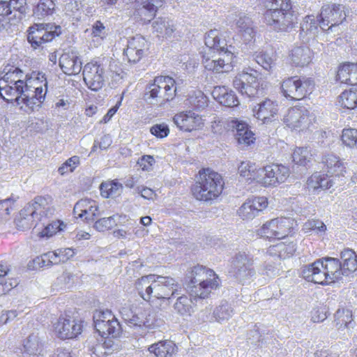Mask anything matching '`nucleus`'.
I'll use <instances>...</instances> for the list:
<instances>
[{"instance_id":"obj_1","label":"nucleus","mask_w":357,"mask_h":357,"mask_svg":"<svg viewBox=\"0 0 357 357\" xmlns=\"http://www.w3.org/2000/svg\"><path fill=\"white\" fill-rule=\"evenodd\" d=\"M47 88V79L42 73H38L35 77H29L26 82L15 85L0 80V96L3 100L15 102L17 105L24 104L33 111L40 107L45 98Z\"/></svg>"},{"instance_id":"obj_2","label":"nucleus","mask_w":357,"mask_h":357,"mask_svg":"<svg viewBox=\"0 0 357 357\" xmlns=\"http://www.w3.org/2000/svg\"><path fill=\"white\" fill-rule=\"evenodd\" d=\"M205 45L210 50L217 51L218 54L211 57L203 56L202 63L204 68L215 73H226L234 68L235 55L234 47L227 45L225 36L219 30L211 29L205 35Z\"/></svg>"},{"instance_id":"obj_3","label":"nucleus","mask_w":357,"mask_h":357,"mask_svg":"<svg viewBox=\"0 0 357 357\" xmlns=\"http://www.w3.org/2000/svg\"><path fill=\"white\" fill-rule=\"evenodd\" d=\"M178 284L170 277L149 275L135 282V288L139 295L146 301L151 298L170 299L178 291Z\"/></svg>"},{"instance_id":"obj_4","label":"nucleus","mask_w":357,"mask_h":357,"mask_svg":"<svg viewBox=\"0 0 357 357\" xmlns=\"http://www.w3.org/2000/svg\"><path fill=\"white\" fill-rule=\"evenodd\" d=\"M301 274L308 282L329 284L341 279L344 273L339 259L326 257L304 266L301 269Z\"/></svg>"},{"instance_id":"obj_5","label":"nucleus","mask_w":357,"mask_h":357,"mask_svg":"<svg viewBox=\"0 0 357 357\" xmlns=\"http://www.w3.org/2000/svg\"><path fill=\"white\" fill-rule=\"evenodd\" d=\"M188 289L192 297L206 298L218 288L220 280L211 269L203 266H193L188 273Z\"/></svg>"},{"instance_id":"obj_6","label":"nucleus","mask_w":357,"mask_h":357,"mask_svg":"<svg viewBox=\"0 0 357 357\" xmlns=\"http://www.w3.org/2000/svg\"><path fill=\"white\" fill-rule=\"evenodd\" d=\"M224 184L223 178L220 174L209 168H203L196 176L195 183L191 190L197 200L207 202L220 196Z\"/></svg>"},{"instance_id":"obj_7","label":"nucleus","mask_w":357,"mask_h":357,"mask_svg":"<svg viewBox=\"0 0 357 357\" xmlns=\"http://www.w3.org/2000/svg\"><path fill=\"white\" fill-rule=\"evenodd\" d=\"M176 92V82L173 78L169 76H158L155 77L153 83L146 87L144 100L150 104H164L173 100Z\"/></svg>"},{"instance_id":"obj_8","label":"nucleus","mask_w":357,"mask_h":357,"mask_svg":"<svg viewBox=\"0 0 357 357\" xmlns=\"http://www.w3.org/2000/svg\"><path fill=\"white\" fill-rule=\"evenodd\" d=\"M264 16L265 23L277 32H290L298 23L297 14L291 8H270Z\"/></svg>"},{"instance_id":"obj_9","label":"nucleus","mask_w":357,"mask_h":357,"mask_svg":"<svg viewBox=\"0 0 357 357\" xmlns=\"http://www.w3.org/2000/svg\"><path fill=\"white\" fill-rule=\"evenodd\" d=\"M314 86L312 79L293 76L284 79L281 83V91L284 97L298 100L312 93Z\"/></svg>"},{"instance_id":"obj_10","label":"nucleus","mask_w":357,"mask_h":357,"mask_svg":"<svg viewBox=\"0 0 357 357\" xmlns=\"http://www.w3.org/2000/svg\"><path fill=\"white\" fill-rule=\"evenodd\" d=\"M345 7L341 4H326L321 7L319 26L323 31L333 32L346 19Z\"/></svg>"},{"instance_id":"obj_11","label":"nucleus","mask_w":357,"mask_h":357,"mask_svg":"<svg viewBox=\"0 0 357 357\" xmlns=\"http://www.w3.org/2000/svg\"><path fill=\"white\" fill-rule=\"evenodd\" d=\"M296 225L291 218H278L264 223L257 230L258 235L268 238H284L290 235Z\"/></svg>"},{"instance_id":"obj_12","label":"nucleus","mask_w":357,"mask_h":357,"mask_svg":"<svg viewBox=\"0 0 357 357\" xmlns=\"http://www.w3.org/2000/svg\"><path fill=\"white\" fill-rule=\"evenodd\" d=\"M94 326L97 332L104 337H116L121 326L111 311H97L93 314Z\"/></svg>"},{"instance_id":"obj_13","label":"nucleus","mask_w":357,"mask_h":357,"mask_svg":"<svg viewBox=\"0 0 357 357\" xmlns=\"http://www.w3.org/2000/svg\"><path fill=\"white\" fill-rule=\"evenodd\" d=\"M257 71L250 69L238 73L233 80V86L241 94L248 97H255L259 94V83Z\"/></svg>"},{"instance_id":"obj_14","label":"nucleus","mask_w":357,"mask_h":357,"mask_svg":"<svg viewBox=\"0 0 357 357\" xmlns=\"http://www.w3.org/2000/svg\"><path fill=\"white\" fill-rule=\"evenodd\" d=\"M47 206V201L45 197L41 196L35 197L31 202H29L21 210L18 219V226L23 229L32 227L34 225V219L42 215V213H45Z\"/></svg>"},{"instance_id":"obj_15","label":"nucleus","mask_w":357,"mask_h":357,"mask_svg":"<svg viewBox=\"0 0 357 357\" xmlns=\"http://www.w3.org/2000/svg\"><path fill=\"white\" fill-rule=\"evenodd\" d=\"M259 184L264 187L276 186L284 183L289 176V169L282 165L272 164L259 170Z\"/></svg>"},{"instance_id":"obj_16","label":"nucleus","mask_w":357,"mask_h":357,"mask_svg":"<svg viewBox=\"0 0 357 357\" xmlns=\"http://www.w3.org/2000/svg\"><path fill=\"white\" fill-rule=\"evenodd\" d=\"M83 78L89 89L93 91L100 89L105 83V68L98 61L87 63L83 68Z\"/></svg>"},{"instance_id":"obj_17","label":"nucleus","mask_w":357,"mask_h":357,"mask_svg":"<svg viewBox=\"0 0 357 357\" xmlns=\"http://www.w3.org/2000/svg\"><path fill=\"white\" fill-rule=\"evenodd\" d=\"M252 262L245 254L239 253L233 259L229 273L240 282L245 283L255 274L251 268Z\"/></svg>"},{"instance_id":"obj_18","label":"nucleus","mask_w":357,"mask_h":357,"mask_svg":"<svg viewBox=\"0 0 357 357\" xmlns=\"http://www.w3.org/2000/svg\"><path fill=\"white\" fill-rule=\"evenodd\" d=\"M284 123L292 130H303L311 123L309 111L305 107H294L288 109Z\"/></svg>"},{"instance_id":"obj_19","label":"nucleus","mask_w":357,"mask_h":357,"mask_svg":"<svg viewBox=\"0 0 357 357\" xmlns=\"http://www.w3.org/2000/svg\"><path fill=\"white\" fill-rule=\"evenodd\" d=\"M268 206L267 199L264 197H255L246 199L237 211L238 216L243 220H250Z\"/></svg>"},{"instance_id":"obj_20","label":"nucleus","mask_w":357,"mask_h":357,"mask_svg":"<svg viewBox=\"0 0 357 357\" xmlns=\"http://www.w3.org/2000/svg\"><path fill=\"white\" fill-rule=\"evenodd\" d=\"M55 333L57 336L63 340L73 339L81 334L82 326L75 319L66 317H59L54 325Z\"/></svg>"},{"instance_id":"obj_21","label":"nucleus","mask_w":357,"mask_h":357,"mask_svg":"<svg viewBox=\"0 0 357 357\" xmlns=\"http://www.w3.org/2000/svg\"><path fill=\"white\" fill-rule=\"evenodd\" d=\"M147 49V42L141 35H136L128 41L127 48L124 50V55L128 62L136 63L140 61Z\"/></svg>"},{"instance_id":"obj_22","label":"nucleus","mask_w":357,"mask_h":357,"mask_svg":"<svg viewBox=\"0 0 357 357\" xmlns=\"http://www.w3.org/2000/svg\"><path fill=\"white\" fill-rule=\"evenodd\" d=\"M174 122L181 130L188 132L199 129L204 125L202 117L191 111L176 114Z\"/></svg>"},{"instance_id":"obj_23","label":"nucleus","mask_w":357,"mask_h":357,"mask_svg":"<svg viewBox=\"0 0 357 357\" xmlns=\"http://www.w3.org/2000/svg\"><path fill=\"white\" fill-rule=\"evenodd\" d=\"M324 169L333 178L344 177L347 174L346 164L337 155L327 153L322 157Z\"/></svg>"},{"instance_id":"obj_24","label":"nucleus","mask_w":357,"mask_h":357,"mask_svg":"<svg viewBox=\"0 0 357 357\" xmlns=\"http://www.w3.org/2000/svg\"><path fill=\"white\" fill-rule=\"evenodd\" d=\"M59 66L66 75L79 74L82 70V62L77 52L71 50L62 54L59 58Z\"/></svg>"},{"instance_id":"obj_25","label":"nucleus","mask_w":357,"mask_h":357,"mask_svg":"<svg viewBox=\"0 0 357 357\" xmlns=\"http://www.w3.org/2000/svg\"><path fill=\"white\" fill-rule=\"evenodd\" d=\"M255 116L264 123L275 119L278 113V105L275 101L266 99L253 109Z\"/></svg>"},{"instance_id":"obj_26","label":"nucleus","mask_w":357,"mask_h":357,"mask_svg":"<svg viewBox=\"0 0 357 357\" xmlns=\"http://www.w3.org/2000/svg\"><path fill=\"white\" fill-rule=\"evenodd\" d=\"M98 206L96 201L82 199L78 201L73 208V213L79 218H84L86 221L93 220L98 214Z\"/></svg>"},{"instance_id":"obj_27","label":"nucleus","mask_w":357,"mask_h":357,"mask_svg":"<svg viewBox=\"0 0 357 357\" xmlns=\"http://www.w3.org/2000/svg\"><path fill=\"white\" fill-rule=\"evenodd\" d=\"M31 33L37 35L42 39L47 42L52 41L56 36H59L61 33L59 26H54L50 24L38 23L34 24L29 27V31Z\"/></svg>"},{"instance_id":"obj_28","label":"nucleus","mask_w":357,"mask_h":357,"mask_svg":"<svg viewBox=\"0 0 357 357\" xmlns=\"http://www.w3.org/2000/svg\"><path fill=\"white\" fill-rule=\"evenodd\" d=\"M212 96L224 106L233 107L239 105V101L235 93L232 91H229L225 86L214 87Z\"/></svg>"},{"instance_id":"obj_29","label":"nucleus","mask_w":357,"mask_h":357,"mask_svg":"<svg viewBox=\"0 0 357 357\" xmlns=\"http://www.w3.org/2000/svg\"><path fill=\"white\" fill-rule=\"evenodd\" d=\"M231 127L236 129L235 137L238 144L248 146L253 143L255 138L248 124L237 120H232Z\"/></svg>"},{"instance_id":"obj_30","label":"nucleus","mask_w":357,"mask_h":357,"mask_svg":"<svg viewBox=\"0 0 357 357\" xmlns=\"http://www.w3.org/2000/svg\"><path fill=\"white\" fill-rule=\"evenodd\" d=\"M312 51L308 47L301 45L291 50L290 58L295 66L303 67L312 61Z\"/></svg>"},{"instance_id":"obj_31","label":"nucleus","mask_w":357,"mask_h":357,"mask_svg":"<svg viewBox=\"0 0 357 357\" xmlns=\"http://www.w3.org/2000/svg\"><path fill=\"white\" fill-rule=\"evenodd\" d=\"M336 77L341 83L357 86V63H344L340 66Z\"/></svg>"},{"instance_id":"obj_32","label":"nucleus","mask_w":357,"mask_h":357,"mask_svg":"<svg viewBox=\"0 0 357 357\" xmlns=\"http://www.w3.org/2000/svg\"><path fill=\"white\" fill-rule=\"evenodd\" d=\"M236 26L245 43L252 41L255 37V31L253 22L249 17L245 15H240L236 21Z\"/></svg>"},{"instance_id":"obj_33","label":"nucleus","mask_w":357,"mask_h":357,"mask_svg":"<svg viewBox=\"0 0 357 357\" xmlns=\"http://www.w3.org/2000/svg\"><path fill=\"white\" fill-rule=\"evenodd\" d=\"M0 80H3L6 83L15 85L19 82H26L27 75H24V72L18 67L13 66H6L1 73Z\"/></svg>"},{"instance_id":"obj_34","label":"nucleus","mask_w":357,"mask_h":357,"mask_svg":"<svg viewBox=\"0 0 357 357\" xmlns=\"http://www.w3.org/2000/svg\"><path fill=\"white\" fill-rule=\"evenodd\" d=\"M10 274V266L7 263H0V296L9 292L13 288L17 287V280L8 278Z\"/></svg>"},{"instance_id":"obj_35","label":"nucleus","mask_w":357,"mask_h":357,"mask_svg":"<svg viewBox=\"0 0 357 357\" xmlns=\"http://www.w3.org/2000/svg\"><path fill=\"white\" fill-rule=\"evenodd\" d=\"M159 6H161V4L158 1L144 0L137 8L136 12L141 20L148 23L155 17Z\"/></svg>"},{"instance_id":"obj_36","label":"nucleus","mask_w":357,"mask_h":357,"mask_svg":"<svg viewBox=\"0 0 357 357\" xmlns=\"http://www.w3.org/2000/svg\"><path fill=\"white\" fill-rule=\"evenodd\" d=\"M342 269L344 275H349L357 270V255L349 248L344 249L340 253Z\"/></svg>"},{"instance_id":"obj_37","label":"nucleus","mask_w":357,"mask_h":357,"mask_svg":"<svg viewBox=\"0 0 357 357\" xmlns=\"http://www.w3.org/2000/svg\"><path fill=\"white\" fill-rule=\"evenodd\" d=\"M149 351L156 357H172L176 352V347L172 341H160L151 345Z\"/></svg>"},{"instance_id":"obj_38","label":"nucleus","mask_w":357,"mask_h":357,"mask_svg":"<svg viewBox=\"0 0 357 357\" xmlns=\"http://www.w3.org/2000/svg\"><path fill=\"white\" fill-rule=\"evenodd\" d=\"M154 316L151 314L149 310H142L136 309L134 317L129 324H130V326L151 328L154 324Z\"/></svg>"},{"instance_id":"obj_39","label":"nucleus","mask_w":357,"mask_h":357,"mask_svg":"<svg viewBox=\"0 0 357 357\" xmlns=\"http://www.w3.org/2000/svg\"><path fill=\"white\" fill-rule=\"evenodd\" d=\"M56 10L53 0H38L33 12V16L39 20H47L52 16Z\"/></svg>"},{"instance_id":"obj_40","label":"nucleus","mask_w":357,"mask_h":357,"mask_svg":"<svg viewBox=\"0 0 357 357\" xmlns=\"http://www.w3.org/2000/svg\"><path fill=\"white\" fill-rule=\"evenodd\" d=\"M335 324L338 330H350L355 326L352 312L345 308H339L335 313Z\"/></svg>"},{"instance_id":"obj_41","label":"nucleus","mask_w":357,"mask_h":357,"mask_svg":"<svg viewBox=\"0 0 357 357\" xmlns=\"http://www.w3.org/2000/svg\"><path fill=\"white\" fill-rule=\"evenodd\" d=\"M152 27L158 36L166 38L172 36L176 29L173 22L165 17L155 19L152 23Z\"/></svg>"},{"instance_id":"obj_42","label":"nucleus","mask_w":357,"mask_h":357,"mask_svg":"<svg viewBox=\"0 0 357 357\" xmlns=\"http://www.w3.org/2000/svg\"><path fill=\"white\" fill-rule=\"evenodd\" d=\"M257 166L250 161L242 162L238 166V171L241 176L245 178L248 181H255L259 183L261 173Z\"/></svg>"},{"instance_id":"obj_43","label":"nucleus","mask_w":357,"mask_h":357,"mask_svg":"<svg viewBox=\"0 0 357 357\" xmlns=\"http://www.w3.org/2000/svg\"><path fill=\"white\" fill-rule=\"evenodd\" d=\"M234 313V310L231 305L227 301H223L213 310V317L217 322L224 324L233 316Z\"/></svg>"},{"instance_id":"obj_44","label":"nucleus","mask_w":357,"mask_h":357,"mask_svg":"<svg viewBox=\"0 0 357 357\" xmlns=\"http://www.w3.org/2000/svg\"><path fill=\"white\" fill-rule=\"evenodd\" d=\"M338 102L342 107L354 109L357 108V89L344 90L338 96Z\"/></svg>"},{"instance_id":"obj_45","label":"nucleus","mask_w":357,"mask_h":357,"mask_svg":"<svg viewBox=\"0 0 357 357\" xmlns=\"http://www.w3.org/2000/svg\"><path fill=\"white\" fill-rule=\"evenodd\" d=\"M300 35L314 36L317 33L318 23L315 16L310 15L305 16L300 24Z\"/></svg>"},{"instance_id":"obj_46","label":"nucleus","mask_w":357,"mask_h":357,"mask_svg":"<svg viewBox=\"0 0 357 357\" xmlns=\"http://www.w3.org/2000/svg\"><path fill=\"white\" fill-rule=\"evenodd\" d=\"M122 188V185L114 181L102 183L100 186V194L105 198L118 197L121 194Z\"/></svg>"},{"instance_id":"obj_47","label":"nucleus","mask_w":357,"mask_h":357,"mask_svg":"<svg viewBox=\"0 0 357 357\" xmlns=\"http://www.w3.org/2000/svg\"><path fill=\"white\" fill-rule=\"evenodd\" d=\"M188 104L196 109H203L208 105V98L200 90L192 91L188 99Z\"/></svg>"},{"instance_id":"obj_48","label":"nucleus","mask_w":357,"mask_h":357,"mask_svg":"<svg viewBox=\"0 0 357 357\" xmlns=\"http://www.w3.org/2000/svg\"><path fill=\"white\" fill-rule=\"evenodd\" d=\"M15 18L13 17V13L8 6V1H0V30L6 29L9 24H15Z\"/></svg>"},{"instance_id":"obj_49","label":"nucleus","mask_w":357,"mask_h":357,"mask_svg":"<svg viewBox=\"0 0 357 357\" xmlns=\"http://www.w3.org/2000/svg\"><path fill=\"white\" fill-rule=\"evenodd\" d=\"M191 300L186 296H179L174 304L175 312L181 316L190 315L192 307Z\"/></svg>"},{"instance_id":"obj_50","label":"nucleus","mask_w":357,"mask_h":357,"mask_svg":"<svg viewBox=\"0 0 357 357\" xmlns=\"http://www.w3.org/2000/svg\"><path fill=\"white\" fill-rule=\"evenodd\" d=\"M312 154L307 148H296L292 153V161L301 166H305L311 160Z\"/></svg>"},{"instance_id":"obj_51","label":"nucleus","mask_w":357,"mask_h":357,"mask_svg":"<svg viewBox=\"0 0 357 357\" xmlns=\"http://www.w3.org/2000/svg\"><path fill=\"white\" fill-rule=\"evenodd\" d=\"M8 3L16 22L20 20L26 13V0H10Z\"/></svg>"},{"instance_id":"obj_52","label":"nucleus","mask_w":357,"mask_h":357,"mask_svg":"<svg viewBox=\"0 0 357 357\" xmlns=\"http://www.w3.org/2000/svg\"><path fill=\"white\" fill-rule=\"evenodd\" d=\"M117 215H114L107 218H102L97 221L93 225L96 230L100 232H104L109 230L116 225Z\"/></svg>"},{"instance_id":"obj_53","label":"nucleus","mask_w":357,"mask_h":357,"mask_svg":"<svg viewBox=\"0 0 357 357\" xmlns=\"http://www.w3.org/2000/svg\"><path fill=\"white\" fill-rule=\"evenodd\" d=\"M342 143L351 149H357V130L354 128L344 129L342 132Z\"/></svg>"},{"instance_id":"obj_54","label":"nucleus","mask_w":357,"mask_h":357,"mask_svg":"<svg viewBox=\"0 0 357 357\" xmlns=\"http://www.w3.org/2000/svg\"><path fill=\"white\" fill-rule=\"evenodd\" d=\"M24 351L30 354L35 355L40 349V343L36 335H29L24 344Z\"/></svg>"},{"instance_id":"obj_55","label":"nucleus","mask_w":357,"mask_h":357,"mask_svg":"<svg viewBox=\"0 0 357 357\" xmlns=\"http://www.w3.org/2000/svg\"><path fill=\"white\" fill-rule=\"evenodd\" d=\"M126 75V73L122 70L117 62H110L109 75L113 82L116 83L121 82L125 77Z\"/></svg>"},{"instance_id":"obj_56","label":"nucleus","mask_w":357,"mask_h":357,"mask_svg":"<svg viewBox=\"0 0 357 357\" xmlns=\"http://www.w3.org/2000/svg\"><path fill=\"white\" fill-rule=\"evenodd\" d=\"M280 259H284L291 257L296 250V243L290 242L286 244L284 242L279 243Z\"/></svg>"},{"instance_id":"obj_57","label":"nucleus","mask_w":357,"mask_h":357,"mask_svg":"<svg viewBox=\"0 0 357 357\" xmlns=\"http://www.w3.org/2000/svg\"><path fill=\"white\" fill-rule=\"evenodd\" d=\"M303 229L305 233L310 232L312 230L317 232H324L326 229V226L321 220H310L303 225Z\"/></svg>"},{"instance_id":"obj_58","label":"nucleus","mask_w":357,"mask_h":357,"mask_svg":"<svg viewBox=\"0 0 357 357\" xmlns=\"http://www.w3.org/2000/svg\"><path fill=\"white\" fill-rule=\"evenodd\" d=\"M55 260L56 257L54 252H49L36 257L34 259V262L37 264L40 267L50 266L53 264H57L56 262H54Z\"/></svg>"},{"instance_id":"obj_59","label":"nucleus","mask_w":357,"mask_h":357,"mask_svg":"<svg viewBox=\"0 0 357 357\" xmlns=\"http://www.w3.org/2000/svg\"><path fill=\"white\" fill-rule=\"evenodd\" d=\"M53 252L56 257L54 262H56L57 264L67 261L75 255L74 250L69 248L58 249Z\"/></svg>"},{"instance_id":"obj_60","label":"nucleus","mask_w":357,"mask_h":357,"mask_svg":"<svg viewBox=\"0 0 357 357\" xmlns=\"http://www.w3.org/2000/svg\"><path fill=\"white\" fill-rule=\"evenodd\" d=\"M13 204L14 200L12 199L0 200V220H6L8 218Z\"/></svg>"},{"instance_id":"obj_61","label":"nucleus","mask_w":357,"mask_h":357,"mask_svg":"<svg viewBox=\"0 0 357 357\" xmlns=\"http://www.w3.org/2000/svg\"><path fill=\"white\" fill-rule=\"evenodd\" d=\"M150 132L157 137L164 138L169 135V129L165 123H160L153 126L150 129Z\"/></svg>"},{"instance_id":"obj_62","label":"nucleus","mask_w":357,"mask_h":357,"mask_svg":"<svg viewBox=\"0 0 357 357\" xmlns=\"http://www.w3.org/2000/svg\"><path fill=\"white\" fill-rule=\"evenodd\" d=\"M256 61L265 70H271L274 66V59L267 53H261L257 55Z\"/></svg>"},{"instance_id":"obj_63","label":"nucleus","mask_w":357,"mask_h":357,"mask_svg":"<svg viewBox=\"0 0 357 357\" xmlns=\"http://www.w3.org/2000/svg\"><path fill=\"white\" fill-rule=\"evenodd\" d=\"M27 40L29 43H30L31 46L35 50L38 48H43V45L48 43L45 40L44 38L42 39L40 37L29 31H28L27 34Z\"/></svg>"},{"instance_id":"obj_64","label":"nucleus","mask_w":357,"mask_h":357,"mask_svg":"<svg viewBox=\"0 0 357 357\" xmlns=\"http://www.w3.org/2000/svg\"><path fill=\"white\" fill-rule=\"evenodd\" d=\"M326 312L325 307L313 309L312 311V321L317 323L324 321L327 318Z\"/></svg>"}]
</instances>
